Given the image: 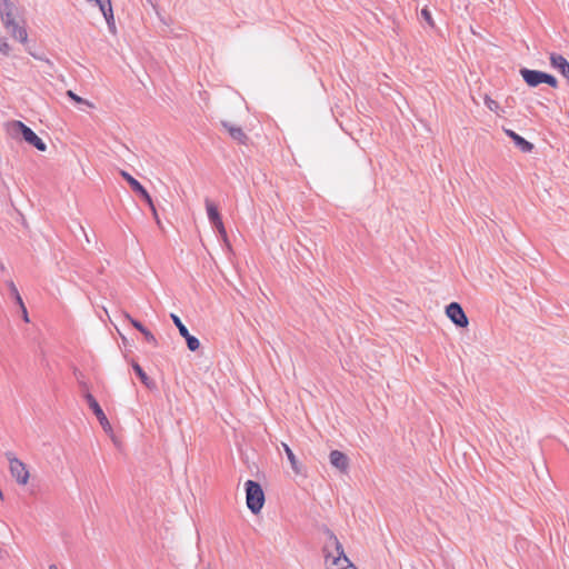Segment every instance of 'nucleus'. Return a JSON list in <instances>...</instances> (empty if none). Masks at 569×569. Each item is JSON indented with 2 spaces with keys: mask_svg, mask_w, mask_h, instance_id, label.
I'll use <instances>...</instances> for the list:
<instances>
[{
  "mask_svg": "<svg viewBox=\"0 0 569 569\" xmlns=\"http://www.w3.org/2000/svg\"><path fill=\"white\" fill-rule=\"evenodd\" d=\"M323 552L327 561L332 559L331 565L338 567V569H357L345 555L342 545L331 531H328V541L325 545Z\"/></svg>",
  "mask_w": 569,
  "mask_h": 569,
  "instance_id": "nucleus-1",
  "label": "nucleus"
},
{
  "mask_svg": "<svg viewBox=\"0 0 569 569\" xmlns=\"http://www.w3.org/2000/svg\"><path fill=\"white\" fill-rule=\"evenodd\" d=\"M8 131L14 138L21 136L26 142L33 146L39 151L47 150V144L42 139H40L31 128L21 121H10L8 123Z\"/></svg>",
  "mask_w": 569,
  "mask_h": 569,
  "instance_id": "nucleus-2",
  "label": "nucleus"
},
{
  "mask_svg": "<svg viewBox=\"0 0 569 569\" xmlns=\"http://www.w3.org/2000/svg\"><path fill=\"white\" fill-rule=\"evenodd\" d=\"M244 488L248 509L254 515L259 513L264 503V493L260 483L247 480Z\"/></svg>",
  "mask_w": 569,
  "mask_h": 569,
  "instance_id": "nucleus-3",
  "label": "nucleus"
},
{
  "mask_svg": "<svg viewBox=\"0 0 569 569\" xmlns=\"http://www.w3.org/2000/svg\"><path fill=\"white\" fill-rule=\"evenodd\" d=\"M4 29L7 32L17 41H19L22 44H26L28 42V31L26 21L23 18L14 19L2 22Z\"/></svg>",
  "mask_w": 569,
  "mask_h": 569,
  "instance_id": "nucleus-4",
  "label": "nucleus"
},
{
  "mask_svg": "<svg viewBox=\"0 0 569 569\" xmlns=\"http://www.w3.org/2000/svg\"><path fill=\"white\" fill-rule=\"evenodd\" d=\"M204 203L210 223L217 229L221 239L228 244V234L217 206L208 198H206Z\"/></svg>",
  "mask_w": 569,
  "mask_h": 569,
  "instance_id": "nucleus-5",
  "label": "nucleus"
},
{
  "mask_svg": "<svg viewBox=\"0 0 569 569\" xmlns=\"http://www.w3.org/2000/svg\"><path fill=\"white\" fill-rule=\"evenodd\" d=\"M84 399H86L89 408L92 410V412L97 417V419H98L100 426L102 427V429L107 433L112 432V427H111L107 416L104 415L103 410L101 409L100 405L96 400V398L90 392H87L84 395Z\"/></svg>",
  "mask_w": 569,
  "mask_h": 569,
  "instance_id": "nucleus-6",
  "label": "nucleus"
},
{
  "mask_svg": "<svg viewBox=\"0 0 569 569\" xmlns=\"http://www.w3.org/2000/svg\"><path fill=\"white\" fill-rule=\"evenodd\" d=\"M174 326L178 328L181 337L186 339L187 347L190 351H197L200 347V341L197 337L190 335L188 328L182 323L181 319L174 315H170Z\"/></svg>",
  "mask_w": 569,
  "mask_h": 569,
  "instance_id": "nucleus-7",
  "label": "nucleus"
},
{
  "mask_svg": "<svg viewBox=\"0 0 569 569\" xmlns=\"http://www.w3.org/2000/svg\"><path fill=\"white\" fill-rule=\"evenodd\" d=\"M448 318L460 328L468 326V317L466 316L462 307L458 302H451L446 308Z\"/></svg>",
  "mask_w": 569,
  "mask_h": 569,
  "instance_id": "nucleus-8",
  "label": "nucleus"
},
{
  "mask_svg": "<svg viewBox=\"0 0 569 569\" xmlns=\"http://www.w3.org/2000/svg\"><path fill=\"white\" fill-rule=\"evenodd\" d=\"M0 18L2 22L21 18L18 4L13 0H0Z\"/></svg>",
  "mask_w": 569,
  "mask_h": 569,
  "instance_id": "nucleus-9",
  "label": "nucleus"
},
{
  "mask_svg": "<svg viewBox=\"0 0 569 569\" xmlns=\"http://www.w3.org/2000/svg\"><path fill=\"white\" fill-rule=\"evenodd\" d=\"M11 476L16 479L19 485H27L30 478V473L27 466L20 460L14 461L12 466H9Z\"/></svg>",
  "mask_w": 569,
  "mask_h": 569,
  "instance_id": "nucleus-10",
  "label": "nucleus"
},
{
  "mask_svg": "<svg viewBox=\"0 0 569 569\" xmlns=\"http://www.w3.org/2000/svg\"><path fill=\"white\" fill-rule=\"evenodd\" d=\"M519 72H520L523 81L529 87H538L539 84L542 83L543 71L532 70V69H528V68H521Z\"/></svg>",
  "mask_w": 569,
  "mask_h": 569,
  "instance_id": "nucleus-11",
  "label": "nucleus"
},
{
  "mask_svg": "<svg viewBox=\"0 0 569 569\" xmlns=\"http://www.w3.org/2000/svg\"><path fill=\"white\" fill-rule=\"evenodd\" d=\"M550 64L552 68L557 69L562 77H565L569 81V62L568 60L558 53H551L549 57Z\"/></svg>",
  "mask_w": 569,
  "mask_h": 569,
  "instance_id": "nucleus-12",
  "label": "nucleus"
},
{
  "mask_svg": "<svg viewBox=\"0 0 569 569\" xmlns=\"http://www.w3.org/2000/svg\"><path fill=\"white\" fill-rule=\"evenodd\" d=\"M222 127L228 131L230 137L241 144H247L249 141V137L244 133L241 127L231 124L228 121L221 122Z\"/></svg>",
  "mask_w": 569,
  "mask_h": 569,
  "instance_id": "nucleus-13",
  "label": "nucleus"
},
{
  "mask_svg": "<svg viewBox=\"0 0 569 569\" xmlns=\"http://www.w3.org/2000/svg\"><path fill=\"white\" fill-rule=\"evenodd\" d=\"M329 460L341 472H346L349 468V458L339 450H332L329 455Z\"/></svg>",
  "mask_w": 569,
  "mask_h": 569,
  "instance_id": "nucleus-14",
  "label": "nucleus"
},
{
  "mask_svg": "<svg viewBox=\"0 0 569 569\" xmlns=\"http://www.w3.org/2000/svg\"><path fill=\"white\" fill-rule=\"evenodd\" d=\"M120 173L137 194H139L143 200H149V192L136 178L123 170Z\"/></svg>",
  "mask_w": 569,
  "mask_h": 569,
  "instance_id": "nucleus-15",
  "label": "nucleus"
},
{
  "mask_svg": "<svg viewBox=\"0 0 569 569\" xmlns=\"http://www.w3.org/2000/svg\"><path fill=\"white\" fill-rule=\"evenodd\" d=\"M506 134L512 139L515 144L522 151V152H531L533 149V144L529 141H527L525 138L516 133L515 131L510 129L505 130Z\"/></svg>",
  "mask_w": 569,
  "mask_h": 569,
  "instance_id": "nucleus-16",
  "label": "nucleus"
},
{
  "mask_svg": "<svg viewBox=\"0 0 569 569\" xmlns=\"http://www.w3.org/2000/svg\"><path fill=\"white\" fill-rule=\"evenodd\" d=\"M126 318L130 321V323L138 330L140 331L144 339L151 343L152 346L157 347L158 346V341L156 339V337L153 336V333L148 330L140 321L131 318L129 315H126Z\"/></svg>",
  "mask_w": 569,
  "mask_h": 569,
  "instance_id": "nucleus-17",
  "label": "nucleus"
},
{
  "mask_svg": "<svg viewBox=\"0 0 569 569\" xmlns=\"http://www.w3.org/2000/svg\"><path fill=\"white\" fill-rule=\"evenodd\" d=\"M132 369L133 371L136 372V375L139 377V379L141 380V382L149 389V390H153L157 388V385L156 382L150 379L147 373L144 372V370L141 368V366L138 363V362H132Z\"/></svg>",
  "mask_w": 569,
  "mask_h": 569,
  "instance_id": "nucleus-18",
  "label": "nucleus"
},
{
  "mask_svg": "<svg viewBox=\"0 0 569 569\" xmlns=\"http://www.w3.org/2000/svg\"><path fill=\"white\" fill-rule=\"evenodd\" d=\"M281 446H282L284 453L291 465L292 470L296 473H300L301 470H300L298 459H297L296 455L293 453V451L291 450V448L284 442H282Z\"/></svg>",
  "mask_w": 569,
  "mask_h": 569,
  "instance_id": "nucleus-19",
  "label": "nucleus"
},
{
  "mask_svg": "<svg viewBox=\"0 0 569 569\" xmlns=\"http://www.w3.org/2000/svg\"><path fill=\"white\" fill-rule=\"evenodd\" d=\"M99 9L107 22L114 20L110 0L103 1V3L100 4Z\"/></svg>",
  "mask_w": 569,
  "mask_h": 569,
  "instance_id": "nucleus-20",
  "label": "nucleus"
},
{
  "mask_svg": "<svg viewBox=\"0 0 569 569\" xmlns=\"http://www.w3.org/2000/svg\"><path fill=\"white\" fill-rule=\"evenodd\" d=\"M8 287H9L10 293H11L12 298L14 299V301L17 302V305L22 306L23 300L18 291V288L14 284V282L9 281Z\"/></svg>",
  "mask_w": 569,
  "mask_h": 569,
  "instance_id": "nucleus-21",
  "label": "nucleus"
},
{
  "mask_svg": "<svg viewBox=\"0 0 569 569\" xmlns=\"http://www.w3.org/2000/svg\"><path fill=\"white\" fill-rule=\"evenodd\" d=\"M485 104L490 111L493 112H498V110L500 109L499 103L488 96L485 97Z\"/></svg>",
  "mask_w": 569,
  "mask_h": 569,
  "instance_id": "nucleus-22",
  "label": "nucleus"
},
{
  "mask_svg": "<svg viewBox=\"0 0 569 569\" xmlns=\"http://www.w3.org/2000/svg\"><path fill=\"white\" fill-rule=\"evenodd\" d=\"M542 83H547L551 88H557L558 87V80L556 79V77H553L552 74L547 73V72H543Z\"/></svg>",
  "mask_w": 569,
  "mask_h": 569,
  "instance_id": "nucleus-23",
  "label": "nucleus"
},
{
  "mask_svg": "<svg viewBox=\"0 0 569 569\" xmlns=\"http://www.w3.org/2000/svg\"><path fill=\"white\" fill-rule=\"evenodd\" d=\"M420 16L430 27H435V22H433L431 12L428 8H423L420 12Z\"/></svg>",
  "mask_w": 569,
  "mask_h": 569,
  "instance_id": "nucleus-24",
  "label": "nucleus"
},
{
  "mask_svg": "<svg viewBox=\"0 0 569 569\" xmlns=\"http://www.w3.org/2000/svg\"><path fill=\"white\" fill-rule=\"evenodd\" d=\"M67 96H68L70 99H72L74 102H77V103H84V104H87V106H89V107H92V104H91L88 100H86V99H83V98L79 97L78 94H76V93H74L73 91H71V90H68V91H67Z\"/></svg>",
  "mask_w": 569,
  "mask_h": 569,
  "instance_id": "nucleus-25",
  "label": "nucleus"
},
{
  "mask_svg": "<svg viewBox=\"0 0 569 569\" xmlns=\"http://www.w3.org/2000/svg\"><path fill=\"white\" fill-rule=\"evenodd\" d=\"M11 47L8 41L3 38L0 39V52L4 56H9Z\"/></svg>",
  "mask_w": 569,
  "mask_h": 569,
  "instance_id": "nucleus-26",
  "label": "nucleus"
},
{
  "mask_svg": "<svg viewBox=\"0 0 569 569\" xmlns=\"http://www.w3.org/2000/svg\"><path fill=\"white\" fill-rule=\"evenodd\" d=\"M7 460L9 461V466H12L14 461H20V459H18L13 452L11 451H8L4 453Z\"/></svg>",
  "mask_w": 569,
  "mask_h": 569,
  "instance_id": "nucleus-27",
  "label": "nucleus"
},
{
  "mask_svg": "<svg viewBox=\"0 0 569 569\" xmlns=\"http://www.w3.org/2000/svg\"><path fill=\"white\" fill-rule=\"evenodd\" d=\"M20 309H21V313H22V318L26 322H29V316H28V311H27V308L24 306V303L22 302V306H19Z\"/></svg>",
  "mask_w": 569,
  "mask_h": 569,
  "instance_id": "nucleus-28",
  "label": "nucleus"
},
{
  "mask_svg": "<svg viewBox=\"0 0 569 569\" xmlns=\"http://www.w3.org/2000/svg\"><path fill=\"white\" fill-rule=\"evenodd\" d=\"M144 201L147 202V204L149 206L151 211H156L157 210L150 194H149V200H144Z\"/></svg>",
  "mask_w": 569,
  "mask_h": 569,
  "instance_id": "nucleus-29",
  "label": "nucleus"
},
{
  "mask_svg": "<svg viewBox=\"0 0 569 569\" xmlns=\"http://www.w3.org/2000/svg\"><path fill=\"white\" fill-rule=\"evenodd\" d=\"M107 24H108V28H109L110 32L116 33L114 20L107 22Z\"/></svg>",
  "mask_w": 569,
  "mask_h": 569,
  "instance_id": "nucleus-30",
  "label": "nucleus"
},
{
  "mask_svg": "<svg viewBox=\"0 0 569 569\" xmlns=\"http://www.w3.org/2000/svg\"><path fill=\"white\" fill-rule=\"evenodd\" d=\"M152 216H153V218H154V220H156L157 224H158L159 227H161V221H160V219H159V216H158L157 210H156V211H152Z\"/></svg>",
  "mask_w": 569,
  "mask_h": 569,
  "instance_id": "nucleus-31",
  "label": "nucleus"
},
{
  "mask_svg": "<svg viewBox=\"0 0 569 569\" xmlns=\"http://www.w3.org/2000/svg\"><path fill=\"white\" fill-rule=\"evenodd\" d=\"M80 386H81L82 390L84 391L83 396H84L87 392H89V391H88V386H87V383H86V382L80 381Z\"/></svg>",
  "mask_w": 569,
  "mask_h": 569,
  "instance_id": "nucleus-32",
  "label": "nucleus"
},
{
  "mask_svg": "<svg viewBox=\"0 0 569 569\" xmlns=\"http://www.w3.org/2000/svg\"><path fill=\"white\" fill-rule=\"evenodd\" d=\"M74 375H76V377H77V379H78V381H79V382H80V381H82V380H81V377H82V373H81V372H79V371H77V370H76V371H74Z\"/></svg>",
  "mask_w": 569,
  "mask_h": 569,
  "instance_id": "nucleus-33",
  "label": "nucleus"
},
{
  "mask_svg": "<svg viewBox=\"0 0 569 569\" xmlns=\"http://www.w3.org/2000/svg\"><path fill=\"white\" fill-rule=\"evenodd\" d=\"M49 569H58V567L56 565H50Z\"/></svg>",
  "mask_w": 569,
  "mask_h": 569,
  "instance_id": "nucleus-34",
  "label": "nucleus"
},
{
  "mask_svg": "<svg viewBox=\"0 0 569 569\" xmlns=\"http://www.w3.org/2000/svg\"><path fill=\"white\" fill-rule=\"evenodd\" d=\"M0 499L3 500V493H2L1 489H0Z\"/></svg>",
  "mask_w": 569,
  "mask_h": 569,
  "instance_id": "nucleus-35",
  "label": "nucleus"
}]
</instances>
